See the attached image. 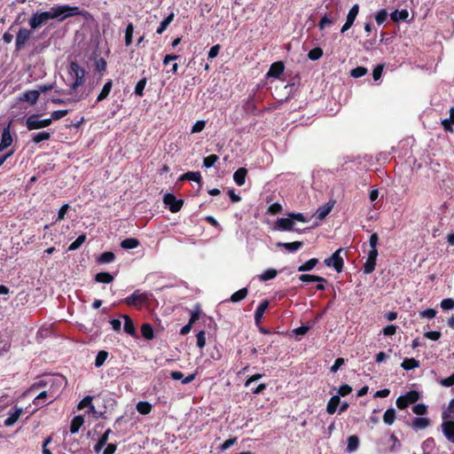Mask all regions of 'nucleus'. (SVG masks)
Masks as SVG:
<instances>
[{
    "instance_id": "55",
    "label": "nucleus",
    "mask_w": 454,
    "mask_h": 454,
    "mask_svg": "<svg viewBox=\"0 0 454 454\" xmlns=\"http://www.w3.org/2000/svg\"><path fill=\"white\" fill-rule=\"evenodd\" d=\"M206 333L205 331H200L197 333V346L203 348L206 345Z\"/></svg>"
},
{
    "instance_id": "47",
    "label": "nucleus",
    "mask_w": 454,
    "mask_h": 454,
    "mask_svg": "<svg viewBox=\"0 0 454 454\" xmlns=\"http://www.w3.org/2000/svg\"><path fill=\"white\" fill-rule=\"evenodd\" d=\"M219 160V157L216 154H211L203 160V166L207 168H209L215 165V163Z\"/></svg>"
},
{
    "instance_id": "50",
    "label": "nucleus",
    "mask_w": 454,
    "mask_h": 454,
    "mask_svg": "<svg viewBox=\"0 0 454 454\" xmlns=\"http://www.w3.org/2000/svg\"><path fill=\"white\" fill-rule=\"evenodd\" d=\"M388 16L387 12L385 9H381L375 15L376 22L379 26L382 25Z\"/></svg>"
},
{
    "instance_id": "37",
    "label": "nucleus",
    "mask_w": 454,
    "mask_h": 454,
    "mask_svg": "<svg viewBox=\"0 0 454 454\" xmlns=\"http://www.w3.org/2000/svg\"><path fill=\"white\" fill-rule=\"evenodd\" d=\"M248 294V290L247 287L241 288L239 291L235 292L231 294L230 301L232 302H239L244 300Z\"/></svg>"
},
{
    "instance_id": "16",
    "label": "nucleus",
    "mask_w": 454,
    "mask_h": 454,
    "mask_svg": "<svg viewBox=\"0 0 454 454\" xmlns=\"http://www.w3.org/2000/svg\"><path fill=\"white\" fill-rule=\"evenodd\" d=\"M12 143V137L9 128H5L2 132V138L0 142V152L10 146Z\"/></svg>"
},
{
    "instance_id": "57",
    "label": "nucleus",
    "mask_w": 454,
    "mask_h": 454,
    "mask_svg": "<svg viewBox=\"0 0 454 454\" xmlns=\"http://www.w3.org/2000/svg\"><path fill=\"white\" fill-rule=\"evenodd\" d=\"M424 336L432 340H438L441 338L442 333L439 331H430V332H426L424 333Z\"/></svg>"
},
{
    "instance_id": "29",
    "label": "nucleus",
    "mask_w": 454,
    "mask_h": 454,
    "mask_svg": "<svg viewBox=\"0 0 454 454\" xmlns=\"http://www.w3.org/2000/svg\"><path fill=\"white\" fill-rule=\"evenodd\" d=\"M181 180H190L194 181L201 185L202 178L200 172L196 171H189L185 174H184L181 178Z\"/></svg>"
},
{
    "instance_id": "48",
    "label": "nucleus",
    "mask_w": 454,
    "mask_h": 454,
    "mask_svg": "<svg viewBox=\"0 0 454 454\" xmlns=\"http://www.w3.org/2000/svg\"><path fill=\"white\" fill-rule=\"evenodd\" d=\"M323 56V50L319 47L310 50L308 53V57L311 60H317Z\"/></svg>"
},
{
    "instance_id": "41",
    "label": "nucleus",
    "mask_w": 454,
    "mask_h": 454,
    "mask_svg": "<svg viewBox=\"0 0 454 454\" xmlns=\"http://www.w3.org/2000/svg\"><path fill=\"white\" fill-rule=\"evenodd\" d=\"M395 419V411L394 408L387 409L384 415H383V420L385 424L390 426L394 423Z\"/></svg>"
},
{
    "instance_id": "43",
    "label": "nucleus",
    "mask_w": 454,
    "mask_h": 454,
    "mask_svg": "<svg viewBox=\"0 0 454 454\" xmlns=\"http://www.w3.org/2000/svg\"><path fill=\"white\" fill-rule=\"evenodd\" d=\"M107 357H108V352L106 350H100L96 356L95 366L98 368L101 367L104 364V363Z\"/></svg>"
},
{
    "instance_id": "54",
    "label": "nucleus",
    "mask_w": 454,
    "mask_h": 454,
    "mask_svg": "<svg viewBox=\"0 0 454 454\" xmlns=\"http://www.w3.org/2000/svg\"><path fill=\"white\" fill-rule=\"evenodd\" d=\"M68 112H69V110H67V109L54 111L51 113L50 119H51V121L53 120L54 121L59 120V119L63 118L64 116H66L68 114Z\"/></svg>"
},
{
    "instance_id": "64",
    "label": "nucleus",
    "mask_w": 454,
    "mask_h": 454,
    "mask_svg": "<svg viewBox=\"0 0 454 454\" xmlns=\"http://www.w3.org/2000/svg\"><path fill=\"white\" fill-rule=\"evenodd\" d=\"M441 385L448 387L454 386V372L450 377L442 380Z\"/></svg>"
},
{
    "instance_id": "53",
    "label": "nucleus",
    "mask_w": 454,
    "mask_h": 454,
    "mask_svg": "<svg viewBox=\"0 0 454 454\" xmlns=\"http://www.w3.org/2000/svg\"><path fill=\"white\" fill-rule=\"evenodd\" d=\"M441 308L443 309V310H450V309H454V299L452 298H446V299H443L442 301H441Z\"/></svg>"
},
{
    "instance_id": "62",
    "label": "nucleus",
    "mask_w": 454,
    "mask_h": 454,
    "mask_svg": "<svg viewBox=\"0 0 454 454\" xmlns=\"http://www.w3.org/2000/svg\"><path fill=\"white\" fill-rule=\"evenodd\" d=\"M236 442H237L236 437L228 439L220 446V450L222 451H224V450H228L229 448H231L232 445H234Z\"/></svg>"
},
{
    "instance_id": "44",
    "label": "nucleus",
    "mask_w": 454,
    "mask_h": 454,
    "mask_svg": "<svg viewBox=\"0 0 454 454\" xmlns=\"http://www.w3.org/2000/svg\"><path fill=\"white\" fill-rule=\"evenodd\" d=\"M147 79L145 77L140 79L136 84L134 93L139 97L144 95V90L145 88Z\"/></svg>"
},
{
    "instance_id": "7",
    "label": "nucleus",
    "mask_w": 454,
    "mask_h": 454,
    "mask_svg": "<svg viewBox=\"0 0 454 454\" xmlns=\"http://www.w3.org/2000/svg\"><path fill=\"white\" fill-rule=\"evenodd\" d=\"M420 395L418 391L410 390L405 395L399 396L396 399V406L400 410H403L411 403H415Z\"/></svg>"
},
{
    "instance_id": "1",
    "label": "nucleus",
    "mask_w": 454,
    "mask_h": 454,
    "mask_svg": "<svg viewBox=\"0 0 454 454\" xmlns=\"http://www.w3.org/2000/svg\"><path fill=\"white\" fill-rule=\"evenodd\" d=\"M86 12L80 10L78 6L68 4H54L49 11L36 12L28 20V25L32 29H37L46 24L50 20L64 21L67 18L84 15Z\"/></svg>"
},
{
    "instance_id": "51",
    "label": "nucleus",
    "mask_w": 454,
    "mask_h": 454,
    "mask_svg": "<svg viewBox=\"0 0 454 454\" xmlns=\"http://www.w3.org/2000/svg\"><path fill=\"white\" fill-rule=\"evenodd\" d=\"M376 261L367 258L364 265V273L370 274L375 270Z\"/></svg>"
},
{
    "instance_id": "58",
    "label": "nucleus",
    "mask_w": 454,
    "mask_h": 454,
    "mask_svg": "<svg viewBox=\"0 0 454 454\" xmlns=\"http://www.w3.org/2000/svg\"><path fill=\"white\" fill-rule=\"evenodd\" d=\"M420 317L434 318L436 316V310L434 309H427L419 312Z\"/></svg>"
},
{
    "instance_id": "59",
    "label": "nucleus",
    "mask_w": 454,
    "mask_h": 454,
    "mask_svg": "<svg viewBox=\"0 0 454 454\" xmlns=\"http://www.w3.org/2000/svg\"><path fill=\"white\" fill-rule=\"evenodd\" d=\"M288 216L293 221L296 220V221H299V222H301V223H307L308 222V219L301 213H291V214L288 215Z\"/></svg>"
},
{
    "instance_id": "21",
    "label": "nucleus",
    "mask_w": 454,
    "mask_h": 454,
    "mask_svg": "<svg viewBox=\"0 0 454 454\" xmlns=\"http://www.w3.org/2000/svg\"><path fill=\"white\" fill-rule=\"evenodd\" d=\"M359 443H360V441H359V438L358 436L356 435H350L348 437V440H347V452L348 453H352V452H355L356 450H357L358 447H359Z\"/></svg>"
},
{
    "instance_id": "15",
    "label": "nucleus",
    "mask_w": 454,
    "mask_h": 454,
    "mask_svg": "<svg viewBox=\"0 0 454 454\" xmlns=\"http://www.w3.org/2000/svg\"><path fill=\"white\" fill-rule=\"evenodd\" d=\"M171 379L174 380H182V383L186 385L191 383L195 379V374H189L187 377L184 378V373L179 371H173L170 373Z\"/></svg>"
},
{
    "instance_id": "25",
    "label": "nucleus",
    "mask_w": 454,
    "mask_h": 454,
    "mask_svg": "<svg viewBox=\"0 0 454 454\" xmlns=\"http://www.w3.org/2000/svg\"><path fill=\"white\" fill-rule=\"evenodd\" d=\"M454 124V107L450 109V117L442 121V125L446 131L452 132V125Z\"/></svg>"
},
{
    "instance_id": "19",
    "label": "nucleus",
    "mask_w": 454,
    "mask_h": 454,
    "mask_svg": "<svg viewBox=\"0 0 454 454\" xmlns=\"http://www.w3.org/2000/svg\"><path fill=\"white\" fill-rule=\"evenodd\" d=\"M247 174V170L245 168H238L233 174V180L239 186H241L246 182V176Z\"/></svg>"
},
{
    "instance_id": "40",
    "label": "nucleus",
    "mask_w": 454,
    "mask_h": 454,
    "mask_svg": "<svg viewBox=\"0 0 454 454\" xmlns=\"http://www.w3.org/2000/svg\"><path fill=\"white\" fill-rule=\"evenodd\" d=\"M95 280L99 283L109 284L114 280V277L108 272H99L95 276Z\"/></svg>"
},
{
    "instance_id": "23",
    "label": "nucleus",
    "mask_w": 454,
    "mask_h": 454,
    "mask_svg": "<svg viewBox=\"0 0 454 454\" xmlns=\"http://www.w3.org/2000/svg\"><path fill=\"white\" fill-rule=\"evenodd\" d=\"M409 17V12L406 9L398 11L395 10L390 13V18L395 22H399L401 20L405 21Z\"/></svg>"
},
{
    "instance_id": "63",
    "label": "nucleus",
    "mask_w": 454,
    "mask_h": 454,
    "mask_svg": "<svg viewBox=\"0 0 454 454\" xmlns=\"http://www.w3.org/2000/svg\"><path fill=\"white\" fill-rule=\"evenodd\" d=\"M334 20L329 19L326 15H325L318 23L319 29H324L326 25L333 24Z\"/></svg>"
},
{
    "instance_id": "20",
    "label": "nucleus",
    "mask_w": 454,
    "mask_h": 454,
    "mask_svg": "<svg viewBox=\"0 0 454 454\" xmlns=\"http://www.w3.org/2000/svg\"><path fill=\"white\" fill-rule=\"evenodd\" d=\"M333 207V203L330 201L319 207L316 212L317 218L319 220L325 219L326 215L331 212Z\"/></svg>"
},
{
    "instance_id": "35",
    "label": "nucleus",
    "mask_w": 454,
    "mask_h": 454,
    "mask_svg": "<svg viewBox=\"0 0 454 454\" xmlns=\"http://www.w3.org/2000/svg\"><path fill=\"white\" fill-rule=\"evenodd\" d=\"M278 271L275 269H268L264 270L262 274L258 276V278L262 282H266L268 280L273 279L277 277Z\"/></svg>"
},
{
    "instance_id": "3",
    "label": "nucleus",
    "mask_w": 454,
    "mask_h": 454,
    "mask_svg": "<svg viewBox=\"0 0 454 454\" xmlns=\"http://www.w3.org/2000/svg\"><path fill=\"white\" fill-rule=\"evenodd\" d=\"M152 297L153 294L148 292L142 293L137 289L121 301L129 307L141 308L143 305L148 303Z\"/></svg>"
},
{
    "instance_id": "8",
    "label": "nucleus",
    "mask_w": 454,
    "mask_h": 454,
    "mask_svg": "<svg viewBox=\"0 0 454 454\" xmlns=\"http://www.w3.org/2000/svg\"><path fill=\"white\" fill-rule=\"evenodd\" d=\"M341 248L337 249L330 257L324 261L327 267H333L337 272H341L344 265V261L340 255Z\"/></svg>"
},
{
    "instance_id": "38",
    "label": "nucleus",
    "mask_w": 454,
    "mask_h": 454,
    "mask_svg": "<svg viewBox=\"0 0 454 454\" xmlns=\"http://www.w3.org/2000/svg\"><path fill=\"white\" fill-rule=\"evenodd\" d=\"M339 404H340L339 395H333V397H331V399L329 400V402L327 403L326 411L329 414H333L336 411Z\"/></svg>"
},
{
    "instance_id": "9",
    "label": "nucleus",
    "mask_w": 454,
    "mask_h": 454,
    "mask_svg": "<svg viewBox=\"0 0 454 454\" xmlns=\"http://www.w3.org/2000/svg\"><path fill=\"white\" fill-rule=\"evenodd\" d=\"M163 202L172 213L178 212L184 205V200L176 199L172 193H166L163 196Z\"/></svg>"
},
{
    "instance_id": "36",
    "label": "nucleus",
    "mask_w": 454,
    "mask_h": 454,
    "mask_svg": "<svg viewBox=\"0 0 454 454\" xmlns=\"http://www.w3.org/2000/svg\"><path fill=\"white\" fill-rule=\"evenodd\" d=\"M402 368L405 371H410L411 369H415L419 367V361L415 358H405L402 364Z\"/></svg>"
},
{
    "instance_id": "18",
    "label": "nucleus",
    "mask_w": 454,
    "mask_h": 454,
    "mask_svg": "<svg viewBox=\"0 0 454 454\" xmlns=\"http://www.w3.org/2000/svg\"><path fill=\"white\" fill-rule=\"evenodd\" d=\"M302 246H303L302 241H294V242H291V243H284V242L277 243V247H284L286 251H288L290 253H294V252L299 250L300 248L302 247Z\"/></svg>"
},
{
    "instance_id": "32",
    "label": "nucleus",
    "mask_w": 454,
    "mask_h": 454,
    "mask_svg": "<svg viewBox=\"0 0 454 454\" xmlns=\"http://www.w3.org/2000/svg\"><path fill=\"white\" fill-rule=\"evenodd\" d=\"M137 411L142 415H147L151 412L153 406L150 403L140 401L137 403Z\"/></svg>"
},
{
    "instance_id": "4",
    "label": "nucleus",
    "mask_w": 454,
    "mask_h": 454,
    "mask_svg": "<svg viewBox=\"0 0 454 454\" xmlns=\"http://www.w3.org/2000/svg\"><path fill=\"white\" fill-rule=\"evenodd\" d=\"M69 74L74 81L70 85V90L74 91L85 82V70L76 61H72L69 66Z\"/></svg>"
},
{
    "instance_id": "27",
    "label": "nucleus",
    "mask_w": 454,
    "mask_h": 454,
    "mask_svg": "<svg viewBox=\"0 0 454 454\" xmlns=\"http://www.w3.org/2000/svg\"><path fill=\"white\" fill-rule=\"evenodd\" d=\"M51 138V133L48 131H40L34 133L31 137V141L35 144H39L43 141H47Z\"/></svg>"
},
{
    "instance_id": "52",
    "label": "nucleus",
    "mask_w": 454,
    "mask_h": 454,
    "mask_svg": "<svg viewBox=\"0 0 454 454\" xmlns=\"http://www.w3.org/2000/svg\"><path fill=\"white\" fill-rule=\"evenodd\" d=\"M412 411L417 415H425L427 412V406L425 403H418L412 407Z\"/></svg>"
},
{
    "instance_id": "14",
    "label": "nucleus",
    "mask_w": 454,
    "mask_h": 454,
    "mask_svg": "<svg viewBox=\"0 0 454 454\" xmlns=\"http://www.w3.org/2000/svg\"><path fill=\"white\" fill-rule=\"evenodd\" d=\"M269 304L270 302L268 300H263L256 308L254 312V322L256 325H259L262 322L263 314L265 310L268 309Z\"/></svg>"
},
{
    "instance_id": "5",
    "label": "nucleus",
    "mask_w": 454,
    "mask_h": 454,
    "mask_svg": "<svg viewBox=\"0 0 454 454\" xmlns=\"http://www.w3.org/2000/svg\"><path fill=\"white\" fill-rule=\"evenodd\" d=\"M51 124V119H40V115L34 114L26 119V127L28 130L39 129Z\"/></svg>"
},
{
    "instance_id": "10",
    "label": "nucleus",
    "mask_w": 454,
    "mask_h": 454,
    "mask_svg": "<svg viewBox=\"0 0 454 454\" xmlns=\"http://www.w3.org/2000/svg\"><path fill=\"white\" fill-rule=\"evenodd\" d=\"M359 12V5L357 4H354L351 9L348 11L347 15V20L345 24L342 26L340 32L343 34L348 31L354 24L356 16Z\"/></svg>"
},
{
    "instance_id": "31",
    "label": "nucleus",
    "mask_w": 454,
    "mask_h": 454,
    "mask_svg": "<svg viewBox=\"0 0 454 454\" xmlns=\"http://www.w3.org/2000/svg\"><path fill=\"white\" fill-rule=\"evenodd\" d=\"M140 242L136 238L125 239L121 242V247L123 249H133L139 246Z\"/></svg>"
},
{
    "instance_id": "42",
    "label": "nucleus",
    "mask_w": 454,
    "mask_h": 454,
    "mask_svg": "<svg viewBox=\"0 0 454 454\" xmlns=\"http://www.w3.org/2000/svg\"><path fill=\"white\" fill-rule=\"evenodd\" d=\"M86 240V235L85 234H82L80 235L74 242H72L67 250L68 251H74L76 249H78Z\"/></svg>"
},
{
    "instance_id": "33",
    "label": "nucleus",
    "mask_w": 454,
    "mask_h": 454,
    "mask_svg": "<svg viewBox=\"0 0 454 454\" xmlns=\"http://www.w3.org/2000/svg\"><path fill=\"white\" fill-rule=\"evenodd\" d=\"M141 333H142L143 337L145 340H153V337H154L153 328L148 323H145V324L142 325V326H141Z\"/></svg>"
},
{
    "instance_id": "49",
    "label": "nucleus",
    "mask_w": 454,
    "mask_h": 454,
    "mask_svg": "<svg viewBox=\"0 0 454 454\" xmlns=\"http://www.w3.org/2000/svg\"><path fill=\"white\" fill-rule=\"evenodd\" d=\"M92 396L86 395L82 398V400L78 404V409H82L86 406H89L91 411H94V406L92 405Z\"/></svg>"
},
{
    "instance_id": "2",
    "label": "nucleus",
    "mask_w": 454,
    "mask_h": 454,
    "mask_svg": "<svg viewBox=\"0 0 454 454\" xmlns=\"http://www.w3.org/2000/svg\"><path fill=\"white\" fill-rule=\"evenodd\" d=\"M65 381V379L60 376L47 377L44 380H40L31 387V391L35 389L49 387L47 390L39 393L34 399L33 403L35 406L43 407L46 403H52L59 394L60 388Z\"/></svg>"
},
{
    "instance_id": "22",
    "label": "nucleus",
    "mask_w": 454,
    "mask_h": 454,
    "mask_svg": "<svg viewBox=\"0 0 454 454\" xmlns=\"http://www.w3.org/2000/svg\"><path fill=\"white\" fill-rule=\"evenodd\" d=\"M112 87H113V82H112V80H108L103 86L100 93L98 94L96 103H98V102L106 99L109 96Z\"/></svg>"
},
{
    "instance_id": "60",
    "label": "nucleus",
    "mask_w": 454,
    "mask_h": 454,
    "mask_svg": "<svg viewBox=\"0 0 454 454\" xmlns=\"http://www.w3.org/2000/svg\"><path fill=\"white\" fill-rule=\"evenodd\" d=\"M397 327L394 325H388L383 328L382 333L384 335L391 336L394 335L396 332Z\"/></svg>"
},
{
    "instance_id": "46",
    "label": "nucleus",
    "mask_w": 454,
    "mask_h": 454,
    "mask_svg": "<svg viewBox=\"0 0 454 454\" xmlns=\"http://www.w3.org/2000/svg\"><path fill=\"white\" fill-rule=\"evenodd\" d=\"M367 74V68L364 67H357L350 71V75L354 78H360Z\"/></svg>"
},
{
    "instance_id": "11",
    "label": "nucleus",
    "mask_w": 454,
    "mask_h": 454,
    "mask_svg": "<svg viewBox=\"0 0 454 454\" xmlns=\"http://www.w3.org/2000/svg\"><path fill=\"white\" fill-rule=\"evenodd\" d=\"M13 411L9 412V417L4 420V425L7 427L13 426L23 413V409L14 406Z\"/></svg>"
},
{
    "instance_id": "17",
    "label": "nucleus",
    "mask_w": 454,
    "mask_h": 454,
    "mask_svg": "<svg viewBox=\"0 0 454 454\" xmlns=\"http://www.w3.org/2000/svg\"><path fill=\"white\" fill-rule=\"evenodd\" d=\"M284 69H285V66H284L283 62H281V61L275 62L270 66V70L268 72V75L270 77L277 78L284 72Z\"/></svg>"
},
{
    "instance_id": "45",
    "label": "nucleus",
    "mask_w": 454,
    "mask_h": 454,
    "mask_svg": "<svg viewBox=\"0 0 454 454\" xmlns=\"http://www.w3.org/2000/svg\"><path fill=\"white\" fill-rule=\"evenodd\" d=\"M115 259V255L113 252H104L100 254L98 258V262L100 263H110L114 262Z\"/></svg>"
},
{
    "instance_id": "56",
    "label": "nucleus",
    "mask_w": 454,
    "mask_h": 454,
    "mask_svg": "<svg viewBox=\"0 0 454 454\" xmlns=\"http://www.w3.org/2000/svg\"><path fill=\"white\" fill-rule=\"evenodd\" d=\"M351 392H352V387L348 384H344V385H341L340 387V388L338 389L337 395L346 396V395H349Z\"/></svg>"
},
{
    "instance_id": "12",
    "label": "nucleus",
    "mask_w": 454,
    "mask_h": 454,
    "mask_svg": "<svg viewBox=\"0 0 454 454\" xmlns=\"http://www.w3.org/2000/svg\"><path fill=\"white\" fill-rule=\"evenodd\" d=\"M38 98H39V90H27L23 94H21L19 98V99L20 101L28 102L31 106H34L35 104H36Z\"/></svg>"
},
{
    "instance_id": "13",
    "label": "nucleus",
    "mask_w": 454,
    "mask_h": 454,
    "mask_svg": "<svg viewBox=\"0 0 454 454\" xmlns=\"http://www.w3.org/2000/svg\"><path fill=\"white\" fill-rule=\"evenodd\" d=\"M276 227L281 231H295L294 222L289 216L278 218L276 222Z\"/></svg>"
},
{
    "instance_id": "26",
    "label": "nucleus",
    "mask_w": 454,
    "mask_h": 454,
    "mask_svg": "<svg viewBox=\"0 0 454 454\" xmlns=\"http://www.w3.org/2000/svg\"><path fill=\"white\" fill-rule=\"evenodd\" d=\"M84 423V419L82 416L81 415H78V416H75L72 421H71V425H70V432L72 434H76L78 433L80 427L82 426V424Z\"/></svg>"
},
{
    "instance_id": "28",
    "label": "nucleus",
    "mask_w": 454,
    "mask_h": 454,
    "mask_svg": "<svg viewBox=\"0 0 454 454\" xmlns=\"http://www.w3.org/2000/svg\"><path fill=\"white\" fill-rule=\"evenodd\" d=\"M122 317L124 319V327L123 328H124L125 333L129 335H132V336L135 335L136 328H135L132 319L127 315H123Z\"/></svg>"
},
{
    "instance_id": "24",
    "label": "nucleus",
    "mask_w": 454,
    "mask_h": 454,
    "mask_svg": "<svg viewBox=\"0 0 454 454\" xmlns=\"http://www.w3.org/2000/svg\"><path fill=\"white\" fill-rule=\"evenodd\" d=\"M430 425V420L427 418H415L412 420L411 427L415 430L425 429Z\"/></svg>"
},
{
    "instance_id": "6",
    "label": "nucleus",
    "mask_w": 454,
    "mask_h": 454,
    "mask_svg": "<svg viewBox=\"0 0 454 454\" xmlns=\"http://www.w3.org/2000/svg\"><path fill=\"white\" fill-rule=\"evenodd\" d=\"M35 29L26 28V27H20L19 31L16 34V39H15V51H21L25 45L29 41L30 37L32 36L33 31Z\"/></svg>"
},
{
    "instance_id": "39",
    "label": "nucleus",
    "mask_w": 454,
    "mask_h": 454,
    "mask_svg": "<svg viewBox=\"0 0 454 454\" xmlns=\"http://www.w3.org/2000/svg\"><path fill=\"white\" fill-rule=\"evenodd\" d=\"M174 13H169L160 24L159 27L156 30V33L160 35L162 34L168 27V26L172 22L174 19Z\"/></svg>"
},
{
    "instance_id": "61",
    "label": "nucleus",
    "mask_w": 454,
    "mask_h": 454,
    "mask_svg": "<svg viewBox=\"0 0 454 454\" xmlns=\"http://www.w3.org/2000/svg\"><path fill=\"white\" fill-rule=\"evenodd\" d=\"M205 121H197L195 124L192 128V133H198L204 129L205 128Z\"/></svg>"
},
{
    "instance_id": "34",
    "label": "nucleus",
    "mask_w": 454,
    "mask_h": 454,
    "mask_svg": "<svg viewBox=\"0 0 454 454\" xmlns=\"http://www.w3.org/2000/svg\"><path fill=\"white\" fill-rule=\"evenodd\" d=\"M317 263H318V260L317 258L309 259L298 267V271H300V272L309 271V270H313Z\"/></svg>"
},
{
    "instance_id": "30",
    "label": "nucleus",
    "mask_w": 454,
    "mask_h": 454,
    "mask_svg": "<svg viewBox=\"0 0 454 454\" xmlns=\"http://www.w3.org/2000/svg\"><path fill=\"white\" fill-rule=\"evenodd\" d=\"M299 279L302 282H317V283H325L326 279L320 276L309 275V274H301L299 277Z\"/></svg>"
}]
</instances>
